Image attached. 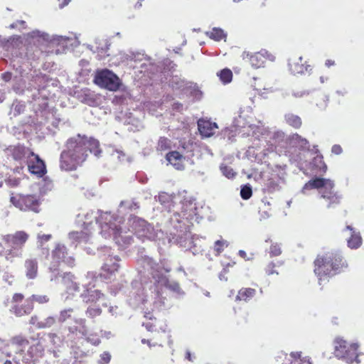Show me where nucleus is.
<instances>
[{
    "mask_svg": "<svg viewBox=\"0 0 364 364\" xmlns=\"http://www.w3.org/2000/svg\"><path fill=\"white\" fill-rule=\"evenodd\" d=\"M88 152L93 153L95 156L100 154L97 140L80 134L69 139L66 142L65 149L60 154V168L66 171L76 170L87 160Z\"/></svg>",
    "mask_w": 364,
    "mask_h": 364,
    "instance_id": "nucleus-1",
    "label": "nucleus"
},
{
    "mask_svg": "<svg viewBox=\"0 0 364 364\" xmlns=\"http://www.w3.org/2000/svg\"><path fill=\"white\" fill-rule=\"evenodd\" d=\"M348 264L343 255L338 250H331L317 255L314 261V272L319 285L329 278L344 272Z\"/></svg>",
    "mask_w": 364,
    "mask_h": 364,
    "instance_id": "nucleus-2",
    "label": "nucleus"
},
{
    "mask_svg": "<svg viewBox=\"0 0 364 364\" xmlns=\"http://www.w3.org/2000/svg\"><path fill=\"white\" fill-rule=\"evenodd\" d=\"M333 181L329 178L316 177L306 183L303 190L318 189L320 198L326 203L327 208H336L341 203L342 196L334 191Z\"/></svg>",
    "mask_w": 364,
    "mask_h": 364,
    "instance_id": "nucleus-3",
    "label": "nucleus"
},
{
    "mask_svg": "<svg viewBox=\"0 0 364 364\" xmlns=\"http://www.w3.org/2000/svg\"><path fill=\"white\" fill-rule=\"evenodd\" d=\"M28 238L29 235L23 230L3 235L0 242V256L11 262L16 257H21L22 250Z\"/></svg>",
    "mask_w": 364,
    "mask_h": 364,
    "instance_id": "nucleus-4",
    "label": "nucleus"
},
{
    "mask_svg": "<svg viewBox=\"0 0 364 364\" xmlns=\"http://www.w3.org/2000/svg\"><path fill=\"white\" fill-rule=\"evenodd\" d=\"M11 314L16 317L28 316L32 313L34 309V304L32 299L25 298L21 293H14L11 299L4 301Z\"/></svg>",
    "mask_w": 364,
    "mask_h": 364,
    "instance_id": "nucleus-5",
    "label": "nucleus"
},
{
    "mask_svg": "<svg viewBox=\"0 0 364 364\" xmlns=\"http://www.w3.org/2000/svg\"><path fill=\"white\" fill-rule=\"evenodd\" d=\"M10 202L14 207L21 211H32L34 213L40 211V198L35 194L11 193Z\"/></svg>",
    "mask_w": 364,
    "mask_h": 364,
    "instance_id": "nucleus-6",
    "label": "nucleus"
},
{
    "mask_svg": "<svg viewBox=\"0 0 364 364\" xmlns=\"http://www.w3.org/2000/svg\"><path fill=\"white\" fill-rule=\"evenodd\" d=\"M334 355L336 358L344 359L347 363H351L358 356V345L355 343H348L342 338L334 340Z\"/></svg>",
    "mask_w": 364,
    "mask_h": 364,
    "instance_id": "nucleus-7",
    "label": "nucleus"
},
{
    "mask_svg": "<svg viewBox=\"0 0 364 364\" xmlns=\"http://www.w3.org/2000/svg\"><path fill=\"white\" fill-rule=\"evenodd\" d=\"M94 82L100 87L110 91H117L121 85L119 78L107 69L97 71L94 78Z\"/></svg>",
    "mask_w": 364,
    "mask_h": 364,
    "instance_id": "nucleus-8",
    "label": "nucleus"
},
{
    "mask_svg": "<svg viewBox=\"0 0 364 364\" xmlns=\"http://www.w3.org/2000/svg\"><path fill=\"white\" fill-rule=\"evenodd\" d=\"M241 56L244 60L249 62L254 68L264 67L267 61H274L275 59V57L265 49H262L255 53L244 51Z\"/></svg>",
    "mask_w": 364,
    "mask_h": 364,
    "instance_id": "nucleus-9",
    "label": "nucleus"
},
{
    "mask_svg": "<svg viewBox=\"0 0 364 364\" xmlns=\"http://www.w3.org/2000/svg\"><path fill=\"white\" fill-rule=\"evenodd\" d=\"M288 65L289 70L294 75L309 73L312 70L311 65L306 60L296 55L289 58Z\"/></svg>",
    "mask_w": 364,
    "mask_h": 364,
    "instance_id": "nucleus-10",
    "label": "nucleus"
},
{
    "mask_svg": "<svg viewBox=\"0 0 364 364\" xmlns=\"http://www.w3.org/2000/svg\"><path fill=\"white\" fill-rule=\"evenodd\" d=\"M28 344V340L22 335H17L12 337L7 345L8 350L6 352V356L11 357L13 353L22 354Z\"/></svg>",
    "mask_w": 364,
    "mask_h": 364,
    "instance_id": "nucleus-11",
    "label": "nucleus"
},
{
    "mask_svg": "<svg viewBox=\"0 0 364 364\" xmlns=\"http://www.w3.org/2000/svg\"><path fill=\"white\" fill-rule=\"evenodd\" d=\"M31 159L28 162V171L34 175L39 177L43 176L46 173V165L39 156L35 154L33 152L30 153Z\"/></svg>",
    "mask_w": 364,
    "mask_h": 364,
    "instance_id": "nucleus-12",
    "label": "nucleus"
},
{
    "mask_svg": "<svg viewBox=\"0 0 364 364\" xmlns=\"http://www.w3.org/2000/svg\"><path fill=\"white\" fill-rule=\"evenodd\" d=\"M134 229L136 236L143 241L145 239L150 240L154 236V228L144 220L138 219Z\"/></svg>",
    "mask_w": 364,
    "mask_h": 364,
    "instance_id": "nucleus-13",
    "label": "nucleus"
},
{
    "mask_svg": "<svg viewBox=\"0 0 364 364\" xmlns=\"http://www.w3.org/2000/svg\"><path fill=\"white\" fill-rule=\"evenodd\" d=\"M67 255L68 250L66 247L63 245H57L52 252L53 259L56 264H53L50 269L53 272L58 270L59 263L65 259Z\"/></svg>",
    "mask_w": 364,
    "mask_h": 364,
    "instance_id": "nucleus-14",
    "label": "nucleus"
},
{
    "mask_svg": "<svg viewBox=\"0 0 364 364\" xmlns=\"http://www.w3.org/2000/svg\"><path fill=\"white\" fill-rule=\"evenodd\" d=\"M198 130L201 135L210 137L215 133L218 128L217 124L209 120L200 119L198 122Z\"/></svg>",
    "mask_w": 364,
    "mask_h": 364,
    "instance_id": "nucleus-15",
    "label": "nucleus"
},
{
    "mask_svg": "<svg viewBox=\"0 0 364 364\" xmlns=\"http://www.w3.org/2000/svg\"><path fill=\"white\" fill-rule=\"evenodd\" d=\"M166 160L178 170L184 168V156L177 151L168 152L166 156Z\"/></svg>",
    "mask_w": 364,
    "mask_h": 364,
    "instance_id": "nucleus-16",
    "label": "nucleus"
},
{
    "mask_svg": "<svg viewBox=\"0 0 364 364\" xmlns=\"http://www.w3.org/2000/svg\"><path fill=\"white\" fill-rule=\"evenodd\" d=\"M256 294V289L251 287H242L238 291L235 300L248 302L253 299Z\"/></svg>",
    "mask_w": 364,
    "mask_h": 364,
    "instance_id": "nucleus-17",
    "label": "nucleus"
},
{
    "mask_svg": "<svg viewBox=\"0 0 364 364\" xmlns=\"http://www.w3.org/2000/svg\"><path fill=\"white\" fill-rule=\"evenodd\" d=\"M346 229L350 230L351 232L350 237L347 240L348 247L350 249H358L362 245V237L360 233L355 232L353 228L350 225H347Z\"/></svg>",
    "mask_w": 364,
    "mask_h": 364,
    "instance_id": "nucleus-18",
    "label": "nucleus"
},
{
    "mask_svg": "<svg viewBox=\"0 0 364 364\" xmlns=\"http://www.w3.org/2000/svg\"><path fill=\"white\" fill-rule=\"evenodd\" d=\"M26 275L30 279H33L36 277L38 274V262L36 259H28L25 261Z\"/></svg>",
    "mask_w": 364,
    "mask_h": 364,
    "instance_id": "nucleus-19",
    "label": "nucleus"
},
{
    "mask_svg": "<svg viewBox=\"0 0 364 364\" xmlns=\"http://www.w3.org/2000/svg\"><path fill=\"white\" fill-rule=\"evenodd\" d=\"M119 259L117 257H109L102 267L104 272L108 274H114L118 271L119 264H118Z\"/></svg>",
    "mask_w": 364,
    "mask_h": 364,
    "instance_id": "nucleus-20",
    "label": "nucleus"
},
{
    "mask_svg": "<svg viewBox=\"0 0 364 364\" xmlns=\"http://www.w3.org/2000/svg\"><path fill=\"white\" fill-rule=\"evenodd\" d=\"M284 120L288 125L296 129H300L302 125L301 117L293 113L286 114L284 115Z\"/></svg>",
    "mask_w": 364,
    "mask_h": 364,
    "instance_id": "nucleus-21",
    "label": "nucleus"
},
{
    "mask_svg": "<svg viewBox=\"0 0 364 364\" xmlns=\"http://www.w3.org/2000/svg\"><path fill=\"white\" fill-rule=\"evenodd\" d=\"M284 265V262L278 261L277 263L270 262L264 268L266 274L271 276L273 274H279V268Z\"/></svg>",
    "mask_w": 364,
    "mask_h": 364,
    "instance_id": "nucleus-22",
    "label": "nucleus"
},
{
    "mask_svg": "<svg viewBox=\"0 0 364 364\" xmlns=\"http://www.w3.org/2000/svg\"><path fill=\"white\" fill-rule=\"evenodd\" d=\"M28 151L25 146L17 145L12 149L11 156L15 160H21L26 156Z\"/></svg>",
    "mask_w": 364,
    "mask_h": 364,
    "instance_id": "nucleus-23",
    "label": "nucleus"
},
{
    "mask_svg": "<svg viewBox=\"0 0 364 364\" xmlns=\"http://www.w3.org/2000/svg\"><path fill=\"white\" fill-rule=\"evenodd\" d=\"M267 242H270V247L269 250V254L271 257H278L282 255V244L277 242H272L270 239L266 240Z\"/></svg>",
    "mask_w": 364,
    "mask_h": 364,
    "instance_id": "nucleus-24",
    "label": "nucleus"
},
{
    "mask_svg": "<svg viewBox=\"0 0 364 364\" xmlns=\"http://www.w3.org/2000/svg\"><path fill=\"white\" fill-rule=\"evenodd\" d=\"M90 234L85 231H73L69 234V237L76 242H87Z\"/></svg>",
    "mask_w": 364,
    "mask_h": 364,
    "instance_id": "nucleus-25",
    "label": "nucleus"
},
{
    "mask_svg": "<svg viewBox=\"0 0 364 364\" xmlns=\"http://www.w3.org/2000/svg\"><path fill=\"white\" fill-rule=\"evenodd\" d=\"M290 140L302 149H309V141L298 134H294L290 136Z\"/></svg>",
    "mask_w": 364,
    "mask_h": 364,
    "instance_id": "nucleus-26",
    "label": "nucleus"
},
{
    "mask_svg": "<svg viewBox=\"0 0 364 364\" xmlns=\"http://www.w3.org/2000/svg\"><path fill=\"white\" fill-rule=\"evenodd\" d=\"M290 355L293 358L290 364H311L309 358H301V352H292Z\"/></svg>",
    "mask_w": 364,
    "mask_h": 364,
    "instance_id": "nucleus-27",
    "label": "nucleus"
},
{
    "mask_svg": "<svg viewBox=\"0 0 364 364\" xmlns=\"http://www.w3.org/2000/svg\"><path fill=\"white\" fill-rule=\"evenodd\" d=\"M163 337H164V338L163 339H160L159 342H158L157 341H154V338H153L151 339L143 338L141 340V343L143 344L148 345V346L149 348L155 347V346H162L161 342L164 341V340H166V338H169V337H170L169 333L168 332L167 333V332H166V331H163Z\"/></svg>",
    "mask_w": 364,
    "mask_h": 364,
    "instance_id": "nucleus-28",
    "label": "nucleus"
},
{
    "mask_svg": "<svg viewBox=\"0 0 364 364\" xmlns=\"http://www.w3.org/2000/svg\"><path fill=\"white\" fill-rule=\"evenodd\" d=\"M210 38L216 41H220L226 38V34L224 31L219 28H213L208 33Z\"/></svg>",
    "mask_w": 364,
    "mask_h": 364,
    "instance_id": "nucleus-29",
    "label": "nucleus"
},
{
    "mask_svg": "<svg viewBox=\"0 0 364 364\" xmlns=\"http://www.w3.org/2000/svg\"><path fill=\"white\" fill-rule=\"evenodd\" d=\"M43 350V348L40 342H38L36 345L31 346L28 350L31 359H27L26 363L34 358V357H37L38 353H41Z\"/></svg>",
    "mask_w": 364,
    "mask_h": 364,
    "instance_id": "nucleus-30",
    "label": "nucleus"
},
{
    "mask_svg": "<svg viewBox=\"0 0 364 364\" xmlns=\"http://www.w3.org/2000/svg\"><path fill=\"white\" fill-rule=\"evenodd\" d=\"M218 75L220 80L225 84L230 82L232 79V73L228 68L223 69L218 73Z\"/></svg>",
    "mask_w": 364,
    "mask_h": 364,
    "instance_id": "nucleus-31",
    "label": "nucleus"
},
{
    "mask_svg": "<svg viewBox=\"0 0 364 364\" xmlns=\"http://www.w3.org/2000/svg\"><path fill=\"white\" fill-rule=\"evenodd\" d=\"M171 149V141L164 136H161L159 138L156 149L160 151H164Z\"/></svg>",
    "mask_w": 364,
    "mask_h": 364,
    "instance_id": "nucleus-32",
    "label": "nucleus"
},
{
    "mask_svg": "<svg viewBox=\"0 0 364 364\" xmlns=\"http://www.w3.org/2000/svg\"><path fill=\"white\" fill-rule=\"evenodd\" d=\"M228 243L225 240H217L214 244V252L215 255H220L224 250L225 247H228Z\"/></svg>",
    "mask_w": 364,
    "mask_h": 364,
    "instance_id": "nucleus-33",
    "label": "nucleus"
},
{
    "mask_svg": "<svg viewBox=\"0 0 364 364\" xmlns=\"http://www.w3.org/2000/svg\"><path fill=\"white\" fill-rule=\"evenodd\" d=\"M252 195V188L249 185H245L240 191L241 198L244 200H248Z\"/></svg>",
    "mask_w": 364,
    "mask_h": 364,
    "instance_id": "nucleus-34",
    "label": "nucleus"
},
{
    "mask_svg": "<svg viewBox=\"0 0 364 364\" xmlns=\"http://www.w3.org/2000/svg\"><path fill=\"white\" fill-rule=\"evenodd\" d=\"M6 184L11 188H15L20 185L21 179L16 177H9L5 180Z\"/></svg>",
    "mask_w": 364,
    "mask_h": 364,
    "instance_id": "nucleus-35",
    "label": "nucleus"
},
{
    "mask_svg": "<svg viewBox=\"0 0 364 364\" xmlns=\"http://www.w3.org/2000/svg\"><path fill=\"white\" fill-rule=\"evenodd\" d=\"M29 299H32L33 303L34 304V301H36L39 304H45L47 303L49 301V299L46 295H35L33 294L31 296L28 297Z\"/></svg>",
    "mask_w": 364,
    "mask_h": 364,
    "instance_id": "nucleus-36",
    "label": "nucleus"
},
{
    "mask_svg": "<svg viewBox=\"0 0 364 364\" xmlns=\"http://www.w3.org/2000/svg\"><path fill=\"white\" fill-rule=\"evenodd\" d=\"M220 170L223 175H225L228 178H232L235 176V173L233 169L228 166H222L220 167Z\"/></svg>",
    "mask_w": 364,
    "mask_h": 364,
    "instance_id": "nucleus-37",
    "label": "nucleus"
},
{
    "mask_svg": "<svg viewBox=\"0 0 364 364\" xmlns=\"http://www.w3.org/2000/svg\"><path fill=\"white\" fill-rule=\"evenodd\" d=\"M86 313L89 317L94 318L102 314V309L100 308H89Z\"/></svg>",
    "mask_w": 364,
    "mask_h": 364,
    "instance_id": "nucleus-38",
    "label": "nucleus"
},
{
    "mask_svg": "<svg viewBox=\"0 0 364 364\" xmlns=\"http://www.w3.org/2000/svg\"><path fill=\"white\" fill-rule=\"evenodd\" d=\"M25 105L21 102L14 104V115L16 116L23 112L25 110Z\"/></svg>",
    "mask_w": 364,
    "mask_h": 364,
    "instance_id": "nucleus-39",
    "label": "nucleus"
},
{
    "mask_svg": "<svg viewBox=\"0 0 364 364\" xmlns=\"http://www.w3.org/2000/svg\"><path fill=\"white\" fill-rule=\"evenodd\" d=\"M73 311L72 309H65L60 311L59 321L60 322L65 321L68 318L70 317V313Z\"/></svg>",
    "mask_w": 364,
    "mask_h": 364,
    "instance_id": "nucleus-40",
    "label": "nucleus"
},
{
    "mask_svg": "<svg viewBox=\"0 0 364 364\" xmlns=\"http://www.w3.org/2000/svg\"><path fill=\"white\" fill-rule=\"evenodd\" d=\"M51 237H52V235L50 234H42V235L38 234V237H37L38 240L41 243L48 242V240H50Z\"/></svg>",
    "mask_w": 364,
    "mask_h": 364,
    "instance_id": "nucleus-41",
    "label": "nucleus"
},
{
    "mask_svg": "<svg viewBox=\"0 0 364 364\" xmlns=\"http://www.w3.org/2000/svg\"><path fill=\"white\" fill-rule=\"evenodd\" d=\"M62 262L70 267H73L75 266V259L71 256L67 255L65 259H63Z\"/></svg>",
    "mask_w": 364,
    "mask_h": 364,
    "instance_id": "nucleus-42",
    "label": "nucleus"
},
{
    "mask_svg": "<svg viewBox=\"0 0 364 364\" xmlns=\"http://www.w3.org/2000/svg\"><path fill=\"white\" fill-rule=\"evenodd\" d=\"M332 153L334 154L338 155L341 154L343 151L342 147L338 144H335L332 146L331 149Z\"/></svg>",
    "mask_w": 364,
    "mask_h": 364,
    "instance_id": "nucleus-43",
    "label": "nucleus"
},
{
    "mask_svg": "<svg viewBox=\"0 0 364 364\" xmlns=\"http://www.w3.org/2000/svg\"><path fill=\"white\" fill-rule=\"evenodd\" d=\"M183 108V105L180 102H175L173 105V109L176 110L181 111Z\"/></svg>",
    "mask_w": 364,
    "mask_h": 364,
    "instance_id": "nucleus-44",
    "label": "nucleus"
},
{
    "mask_svg": "<svg viewBox=\"0 0 364 364\" xmlns=\"http://www.w3.org/2000/svg\"><path fill=\"white\" fill-rule=\"evenodd\" d=\"M68 331L70 333L75 334L77 332L78 329L76 326H69Z\"/></svg>",
    "mask_w": 364,
    "mask_h": 364,
    "instance_id": "nucleus-45",
    "label": "nucleus"
},
{
    "mask_svg": "<svg viewBox=\"0 0 364 364\" xmlns=\"http://www.w3.org/2000/svg\"><path fill=\"white\" fill-rule=\"evenodd\" d=\"M325 65L328 68H329V67L335 65V61L333 60L328 59V60H326Z\"/></svg>",
    "mask_w": 364,
    "mask_h": 364,
    "instance_id": "nucleus-46",
    "label": "nucleus"
},
{
    "mask_svg": "<svg viewBox=\"0 0 364 364\" xmlns=\"http://www.w3.org/2000/svg\"><path fill=\"white\" fill-rule=\"evenodd\" d=\"M46 321H47V323H48L49 325H52L54 323L55 320L53 317H49L47 318Z\"/></svg>",
    "mask_w": 364,
    "mask_h": 364,
    "instance_id": "nucleus-47",
    "label": "nucleus"
},
{
    "mask_svg": "<svg viewBox=\"0 0 364 364\" xmlns=\"http://www.w3.org/2000/svg\"><path fill=\"white\" fill-rule=\"evenodd\" d=\"M4 364H18V362L17 360H7L4 362Z\"/></svg>",
    "mask_w": 364,
    "mask_h": 364,
    "instance_id": "nucleus-48",
    "label": "nucleus"
},
{
    "mask_svg": "<svg viewBox=\"0 0 364 364\" xmlns=\"http://www.w3.org/2000/svg\"><path fill=\"white\" fill-rule=\"evenodd\" d=\"M240 256L245 257L246 256V252L244 250L239 251Z\"/></svg>",
    "mask_w": 364,
    "mask_h": 364,
    "instance_id": "nucleus-49",
    "label": "nucleus"
},
{
    "mask_svg": "<svg viewBox=\"0 0 364 364\" xmlns=\"http://www.w3.org/2000/svg\"><path fill=\"white\" fill-rule=\"evenodd\" d=\"M69 2H70V0H63L62 6H65L68 5L69 4Z\"/></svg>",
    "mask_w": 364,
    "mask_h": 364,
    "instance_id": "nucleus-50",
    "label": "nucleus"
},
{
    "mask_svg": "<svg viewBox=\"0 0 364 364\" xmlns=\"http://www.w3.org/2000/svg\"><path fill=\"white\" fill-rule=\"evenodd\" d=\"M96 294H97V296H98V298H100L101 296L103 295L102 294H101V292L100 291H96Z\"/></svg>",
    "mask_w": 364,
    "mask_h": 364,
    "instance_id": "nucleus-51",
    "label": "nucleus"
},
{
    "mask_svg": "<svg viewBox=\"0 0 364 364\" xmlns=\"http://www.w3.org/2000/svg\"><path fill=\"white\" fill-rule=\"evenodd\" d=\"M187 358H188V360H191V354H190V353H187Z\"/></svg>",
    "mask_w": 364,
    "mask_h": 364,
    "instance_id": "nucleus-52",
    "label": "nucleus"
},
{
    "mask_svg": "<svg viewBox=\"0 0 364 364\" xmlns=\"http://www.w3.org/2000/svg\"><path fill=\"white\" fill-rule=\"evenodd\" d=\"M326 169H327V166L324 164L323 171L326 172Z\"/></svg>",
    "mask_w": 364,
    "mask_h": 364,
    "instance_id": "nucleus-53",
    "label": "nucleus"
},
{
    "mask_svg": "<svg viewBox=\"0 0 364 364\" xmlns=\"http://www.w3.org/2000/svg\"><path fill=\"white\" fill-rule=\"evenodd\" d=\"M161 279L166 280V278L165 277H161Z\"/></svg>",
    "mask_w": 364,
    "mask_h": 364,
    "instance_id": "nucleus-54",
    "label": "nucleus"
}]
</instances>
